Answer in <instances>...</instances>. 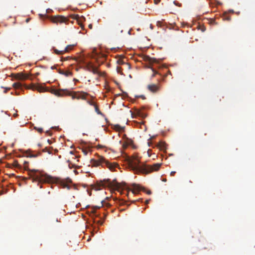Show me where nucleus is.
I'll return each instance as SVG.
<instances>
[{
  "label": "nucleus",
  "mask_w": 255,
  "mask_h": 255,
  "mask_svg": "<svg viewBox=\"0 0 255 255\" xmlns=\"http://www.w3.org/2000/svg\"><path fill=\"white\" fill-rule=\"evenodd\" d=\"M28 175L29 178L32 179L33 182H37L38 185L40 184V188L42 187L41 184L45 183H55L59 185L63 188H67L68 190L71 187V184L72 181L71 179H67L65 180L54 178L38 170L33 169L29 170Z\"/></svg>",
  "instance_id": "f257e3e1"
},
{
  "label": "nucleus",
  "mask_w": 255,
  "mask_h": 255,
  "mask_svg": "<svg viewBox=\"0 0 255 255\" xmlns=\"http://www.w3.org/2000/svg\"><path fill=\"white\" fill-rule=\"evenodd\" d=\"M129 164L131 169L135 173L148 174L153 171H158L161 163H155L153 165H139V160L137 156H134L129 160Z\"/></svg>",
  "instance_id": "f03ea898"
},
{
  "label": "nucleus",
  "mask_w": 255,
  "mask_h": 255,
  "mask_svg": "<svg viewBox=\"0 0 255 255\" xmlns=\"http://www.w3.org/2000/svg\"><path fill=\"white\" fill-rule=\"evenodd\" d=\"M90 163L93 166L97 167L101 166L102 167H107L110 170L114 169V167L104 157L98 156L97 159H92Z\"/></svg>",
  "instance_id": "7ed1b4c3"
},
{
  "label": "nucleus",
  "mask_w": 255,
  "mask_h": 255,
  "mask_svg": "<svg viewBox=\"0 0 255 255\" xmlns=\"http://www.w3.org/2000/svg\"><path fill=\"white\" fill-rule=\"evenodd\" d=\"M131 188L129 189L127 187V185L125 184L123 188L128 191V194L129 193V191H131L133 194H137L142 188L139 185L134 183L131 185Z\"/></svg>",
  "instance_id": "20e7f679"
},
{
  "label": "nucleus",
  "mask_w": 255,
  "mask_h": 255,
  "mask_svg": "<svg viewBox=\"0 0 255 255\" xmlns=\"http://www.w3.org/2000/svg\"><path fill=\"white\" fill-rule=\"evenodd\" d=\"M51 21L53 23H66L68 21V19L61 15H55L51 16L50 18Z\"/></svg>",
  "instance_id": "39448f33"
},
{
  "label": "nucleus",
  "mask_w": 255,
  "mask_h": 255,
  "mask_svg": "<svg viewBox=\"0 0 255 255\" xmlns=\"http://www.w3.org/2000/svg\"><path fill=\"white\" fill-rule=\"evenodd\" d=\"M61 91H62L65 95L71 96L72 99H77L78 92L70 91L67 90H62Z\"/></svg>",
  "instance_id": "423d86ee"
},
{
  "label": "nucleus",
  "mask_w": 255,
  "mask_h": 255,
  "mask_svg": "<svg viewBox=\"0 0 255 255\" xmlns=\"http://www.w3.org/2000/svg\"><path fill=\"white\" fill-rule=\"evenodd\" d=\"M148 90L151 92L155 93L159 90V87L156 84H150L147 87Z\"/></svg>",
  "instance_id": "0eeeda50"
},
{
  "label": "nucleus",
  "mask_w": 255,
  "mask_h": 255,
  "mask_svg": "<svg viewBox=\"0 0 255 255\" xmlns=\"http://www.w3.org/2000/svg\"><path fill=\"white\" fill-rule=\"evenodd\" d=\"M32 89L33 90H36L39 92H42L46 91L45 88L40 85H33L32 86Z\"/></svg>",
  "instance_id": "6e6552de"
},
{
  "label": "nucleus",
  "mask_w": 255,
  "mask_h": 255,
  "mask_svg": "<svg viewBox=\"0 0 255 255\" xmlns=\"http://www.w3.org/2000/svg\"><path fill=\"white\" fill-rule=\"evenodd\" d=\"M58 72L59 74L64 75L66 77L72 76V72L69 71H64L63 70L58 69Z\"/></svg>",
  "instance_id": "1a4fd4ad"
},
{
  "label": "nucleus",
  "mask_w": 255,
  "mask_h": 255,
  "mask_svg": "<svg viewBox=\"0 0 255 255\" xmlns=\"http://www.w3.org/2000/svg\"><path fill=\"white\" fill-rule=\"evenodd\" d=\"M88 95V93L84 92H78L77 100L80 99L85 100L86 96Z\"/></svg>",
  "instance_id": "9d476101"
},
{
  "label": "nucleus",
  "mask_w": 255,
  "mask_h": 255,
  "mask_svg": "<svg viewBox=\"0 0 255 255\" xmlns=\"http://www.w3.org/2000/svg\"><path fill=\"white\" fill-rule=\"evenodd\" d=\"M15 78L18 80H25L28 78V76L24 74L20 73L16 74Z\"/></svg>",
  "instance_id": "9b49d317"
},
{
  "label": "nucleus",
  "mask_w": 255,
  "mask_h": 255,
  "mask_svg": "<svg viewBox=\"0 0 255 255\" xmlns=\"http://www.w3.org/2000/svg\"><path fill=\"white\" fill-rule=\"evenodd\" d=\"M135 113L136 116H139L142 118H145L146 117V115L140 110H136L135 111Z\"/></svg>",
  "instance_id": "f8f14e48"
},
{
  "label": "nucleus",
  "mask_w": 255,
  "mask_h": 255,
  "mask_svg": "<svg viewBox=\"0 0 255 255\" xmlns=\"http://www.w3.org/2000/svg\"><path fill=\"white\" fill-rule=\"evenodd\" d=\"M110 182L109 180L101 181L99 183V186L101 187H106L110 185Z\"/></svg>",
  "instance_id": "ddd939ff"
},
{
  "label": "nucleus",
  "mask_w": 255,
  "mask_h": 255,
  "mask_svg": "<svg viewBox=\"0 0 255 255\" xmlns=\"http://www.w3.org/2000/svg\"><path fill=\"white\" fill-rule=\"evenodd\" d=\"M144 60L150 63H154L156 61L155 59L151 58L148 56H145L144 57Z\"/></svg>",
  "instance_id": "4468645a"
},
{
  "label": "nucleus",
  "mask_w": 255,
  "mask_h": 255,
  "mask_svg": "<svg viewBox=\"0 0 255 255\" xmlns=\"http://www.w3.org/2000/svg\"><path fill=\"white\" fill-rule=\"evenodd\" d=\"M165 143L163 141H160L158 144H157V147L159 148L160 150H163L165 148Z\"/></svg>",
  "instance_id": "2eb2a0df"
},
{
  "label": "nucleus",
  "mask_w": 255,
  "mask_h": 255,
  "mask_svg": "<svg viewBox=\"0 0 255 255\" xmlns=\"http://www.w3.org/2000/svg\"><path fill=\"white\" fill-rule=\"evenodd\" d=\"M74 45L72 44V45H67L65 48L64 49V52L65 53H66V52H69L70 50H72L73 47H74Z\"/></svg>",
  "instance_id": "dca6fc26"
},
{
  "label": "nucleus",
  "mask_w": 255,
  "mask_h": 255,
  "mask_svg": "<svg viewBox=\"0 0 255 255\" xmlns=\"http://www.w3.org/2000/svg\"><path fill=\"white\" fill-rule=\"evenodd\" d=\"M53 50L54 51V53L57 55H63L65 53L63 50H58L54 47L53 48Z\"/></svg>",
  "instance_id": "f3484780"
},
{
  "label": "nucleus",
  "mask_w": 255,
  "mask_h": 255,
  "mask_svg": "<svg viewBox=\"0 0 255 255\" xmlns=\"http://www.w3.org/2000/svg\"><path fill=\"white\" fill-rule=\"evenodd\" d=\"M92 73H93L94 74H97L99 76H102V73L99 71L98 70V68L95 67H94V68H93V71H92Z\"/></svg>",
  "instance_id": "a211bd4d"
},
{
  "label": "nucleus",
  "mask_w": 255,
  "mask_h": 255,
  "mask_svg": "<svg viewBox=\"0 0 255 255\" xmlns=\"http://www.w3.org/2000/svg\"><path fill=\"white\" fill-rule=\"evenodd\" d=\"M12 86L15 89H20L22 87V85L19 82H16L13 84Z\"/></svg>",
  "instance_id": "6ab92c4d"
},
{
  "label": "nucleus",
  "mask_w": 255,
  "mask_h": 255,
  "mask_svg": "<svg viewBox=\"0 0 255 255\" xmlns=\"http://www.w3.org/2000/svg\"><path fill=\"white\" fill-rule=\"evenodd\" d=\"M94 66L91 64H89L87 66V70L89 72H92L93 71V68H94Z\"/></svg>",
  "instance_id": "aec40b11"
},
{
  "label": "nucleus",
  "mask_w": 255,
  "mask_h": 255,
  "mask_svg": "<svg viewBox=\"0 0 255 255\" xmlns=\"http://www.w3.org/2000/svg\"><path fill=\"white\" fill-rule=\"evenodd\" d=\"M115 129L117 130H121L123 129V128H122L120 126L117 125L115 126Z\"/></svg>",
  "instance_id": "412c9836"
},
{
  "label": "nucleus",
  "mask_w": 255,
  "mask_h": 255,
  "mask_svg": "<svg viewBox=\"0 0 255 255\" xmlns=\"http://www.w3.org/2000/svg\"><path fill=\"white\" fill-rule=\"evenodd\" d=\"M34 129L39 133H42L43 132V129L41 128L34 127Z\"/></svg>",
  "instance_id": "4be33fe9"
},
{
  "label": "nucleus",
  "mask_w": 255,
  "mask_h": 255,
  "mask_svg": "<svg viewBox=\"0 0 255 255\" xmlns=\"http://www.w3.org/2000/svg\"><path fill=\"white\" fill-rule=\"evenodd\" d=\"M94 107H95V111L97 113V114H101V112L100 111L98 106L96 105H95L94 106Z\"/></svg>",
  "instance_id": "5701e85b"
},
{
  "label": "nucleus",
  "mask_w": 255,
  "mask_h": 255,
  "mask_svg": "<svg viewBox=\"0 0 255 255\" xmlns=\"http://www.w3.org/2000/svg\"><path fill=\"white\" fill-rule=\"evenodd\" d=\"M71 58L69 56L66 57H62L61 60L62 61H66L69 59H70Z\"/></svg>",
  "instance_id": "b1692460"
},
{
  "label": "nucleus",
  "mask_w": 255,
  "mask_h": 255,
  "mask_svg": "<svg viewBox=\"0 0 255 255\" xmlns=\"http://www.w3.org/2000/svg\"><path fill=\"white\" fill-rule=\"evenodd\" d=\"M135 97L136 98H141V99H142L143 100H144L146 99L145 96L144 95H139V96H136Z\"/></svg>",
  "instance_id": "393cba45"
},
{
  "label": "nucleus",
  "mask_w": 255,
  "mask_h": 255,
  "mask_svg": "<svg viewBox=\"0 0 255 255\" xmlns=\"http://www.w3.org/2000/svg\"><path fill=\"white\" fill-rule=\"evenodd\" d=\"M87 103L90 104V105H92V106H95L96 104L94 103V102H92V101H87Z\"/></svg>",
  "instance_id": "a878e982"
},
{
  "label": "nucleus",
  "mask_w": 255,
  "mask_h": 255,
  "mask_svg": "<svg viewBox=\"0 0 255 255\" xmlns=\"http://www.w3.org/2000/svg\"><path fill=\"white\" fill-rule=\"evenodd\" d=\"M72 18L75 19H78L79 18V16L78 14H75L72 16Z\"/></svg>",
  "instance_id": "bb28decb"
},
{
  "label": "nucleus",
  "mask_w": 255,
  "mask_h": 255,
  "mask_svg": "<svg viewBox=\"0 0 255 255\" xmlns=\"http://www.w3.org/2000/svg\"><path fill=\"white\" fill-rule=\"evenodd\" d=\"M152 71H153V74H152V77H154V76H155V75L156 74H157L158 73H157V72H156V71L154 69H152Z\"/></svg>",
  "instance_id": "cd10ccee"
},
{
  "label": "nucleus",
  "mask_w": 255,
  "mask_h": 255,
  "mask_svg": "<svg viewBox=\"0 0 255 255\" xmlns=\"http://www.w3.org/2000/svg\"><path fill=\"white\" fill-rule=\"evenodd\" d=\"M127 139H128L127 144H130V143H131L132 142V140L131 139H128V138H127Z\"/></svg>",
  "instance_id": "c85d7f7f"
},
{
  "label": "nucleus",
  "mask_w": 255,
  "mask_h": 255,
  "mask_svg": "<svg viewBox=\"0 0 255 255\" xmlns=\"http://www.w3.org/2000/svg\"><path fill=\"white\" fill-rule=\"evenodd\" d=\"M57 66H58L57 65H54V66H52L51 67V69H52V70L53 69H56Z\"/></svg>",
  "instance_id": "c756f323"
},
{
  "label": "nucleus",
  "mask_w": 255,
  "mask_h": 255,
  "mask_svg": "<svg viewBox=\"0 0 255 255\" xmlns=\"http://www.w3.org/2000/svg\"><path fill=\"white\" fill-rule=\"evenodd\" d=\"M117 71H118V73H120L121 71L122 70V68L121 67H117Z\"/></svg>",
  "instance_id": "7c9ffc66"
},
{
  "label": "nucleus",
  "mask_w": 255,
  "mask_h": 255,
  "mask_svg": "<svg viewBox=\"0 0 255 255\" xmlns=\"http://www.w3.org/2000/svg\"><path fill=\"white\" fill-rule=\"evenodd\" d=\"M98 147L99 148H103V147H104V146H103V145H102L99 144V145H98Z\"/></svg>",
  "instance_id": "2f4dec72"
},
{
  "label": "nucleus",
  "mask_w": 255,
  "mask_h": 255,
  "mask_svg": "<svg viewBox=\"0 0 255 255\" xmlns=\"http://www.w3.org/2000/svg\"><path fill=\"white\" fill-rule=\"evenodd\" d=\"M175 171H172L171 173H170V175L171 176H174V175L175 174Z\"/></svg>",
  "instance_id": "473e14b6"
},
{
  "label": "nucleus",
  "mask_w": 255,
  "mask_h": 255,
  "mask_svg": "<svg viewBox=\"0 0 255 255\" xmlns=\"http://www.w3.org/2000/svg\"><path fill=\"white\" fill-rule=\"evenodd\" d=\"M160 1V0H154V2L155 4L158 3V2Z\"/></svg>",
  "instance_id": "72a5a7b5"
},
{
  "label": "nucleus",
  "mask_w": 255,
  "mask_h": 255,
  "mask_svg": "<svg viewBox=\"0 0 255 255\" xmlns=\"http://www.w3.org/2000/svg\"><path fill=\"white\" fill-rule=\"evenodd\" d=\"M10 89V88H6L5 91H4V93H6L7 91L9 90Z\"/></svg>",
  "instance_id": "f704fd0d"
},
{
  "label": "nucleus",
  "mask_w": 255,
  "mask_h": 255,
  "mask_svg": "<svg viewBox=\"0 0 255 255\" xmlns=\"http://www.w3.org/2000/svg\"><path fill=\"white\" fill-rule=\"evenodd\" d=\"M73 81H74L75 83H76V82H78V81H79V80H77V79H75V78H74V79H73Z\"/></svg>",
  "instance_id": "c9c22d12"
},
{
  "label": "nucleus",
  "mask_w": 255,
  "mask_h": 255,
  "mask_svg": "<svg viewBox=\"0 0 255 255\" xmlns=\"http://www.w3.org/2000/svg\"><path fill=\"white\" fill-rule=\"evenodd\" d=\"M97 223H98V224H101V225H102V224H103V222H101V221H97Z\"/></svg>",
  "instance_id": "e433bc0d"
},
{
  "label": "nucleus",
  "mask_w": 255,
  "mask_h": 255,
  "mask_svg": "<svg viewBox=\"0 0 255 255\" xmlns=\"http://www.w3.org/2000/svg\"><path fill=\"white\" fill-rule=\"evenodd\" d=\"M29 157H36V155H33V154H30L29 155Z\"/></svg>",
  "instance_id": "4c0bfd02"
},
{
  "label": "nucleus",
  "mask_w": 255,
  "mask_h": 255,
  "mask_svg": "<svg viewBox=\"0 0 255 255\" xmlns=\"http://www.w3.org/2000/svg\"><path fill=\"white\" fill-rule=\"evenodd\" d=\"M89 27L90 28V29H92V25L91 24H89Z\"/></svg>",
  "instance_id": "58836bf2"
},
{
  "label": "nucleus",
  "mask_w": 255,
  "mask_h": 255,
  "mask_svg": "<svg viewBox=\"0 0 255 255\" xmlns=\"http://www.w3.org/2000/svg\"><path fill=\"white\" fill-rule=\"evenodd\" d=\"M118 62H119V64H122V63H123V62L121 60H119V61H118Z\"/></svg>",
  "instance_id": "ea45409f"
},
{
  "label": "nucleus",
  "mask_w": 255,
  "mask_h": 255,
  "mask_svg": "<svg viewBox=\"0 0 255 255\" xmlns=\"http://www.w3.org/2000/svg\"><path fill=\"white\" fill-rule=\"evenodd\" d=\"M148 203H149V200H146L145 204H147Z\"/></svg>",
  "instance_id": "a19ab883"
},
{
  "label": "nucleus",
  "mask_w": 255,
  "mask_h": 255,
  "mask_svg": "<svg viewBox=\"0 0 255 255\" xmlns=\"http://www.w3.org/2000/svg\"><path fill=\"white\" fill-rule=\"evenodd\" d=\"M205 27H203V28H202V31H205Z\"/></svg>",
  "instance_id": "79ce46f5"
},
{
  "label": "nucleus",
  "mask_w": 255,
  "mask_h": 255,
  "mask_svg": "<svg viewBox=\"0 0 255 255\" xmlns=\"http://www.w3.org/2000/svg\"><path fill=\"white\" fill-rule=\"evenodd\" d=\"M151 191H148L147 192V193L148 194H151Z\"/></svg>",
  "instance_id": "37998d69"
},
{
  "label": "nucleus",
  "mask_w": 255,
  "mask_h": 255,
  "mask_svg": "<svg viewBox=\"0 0 255 255\" xmlns=\"http://www.w3.org/2000/svg\"><path fill=\"white\" fill-rule=\"evenodd\" d=\"M84 152L85 155L87 154V152L86 151H84Z\"/></svg>",
  "instance_id": "c03bdc74"
},
{
  "label": "nucleus",
  "mask_w": 255,
  "mask_h": 255,
  "mask_svg": "<svg viewBox=\"0 0 255 255\" xmlns=\"http://www.w3.org/2000/svg\"><path fill=\"white\" fill-rule=\"evenodd\" d=\"M227 19H228V20H230V18L228 17V18H227Z\"/></svg>",
  "instance_id": "a18cd8bd"
}]
</instances>
